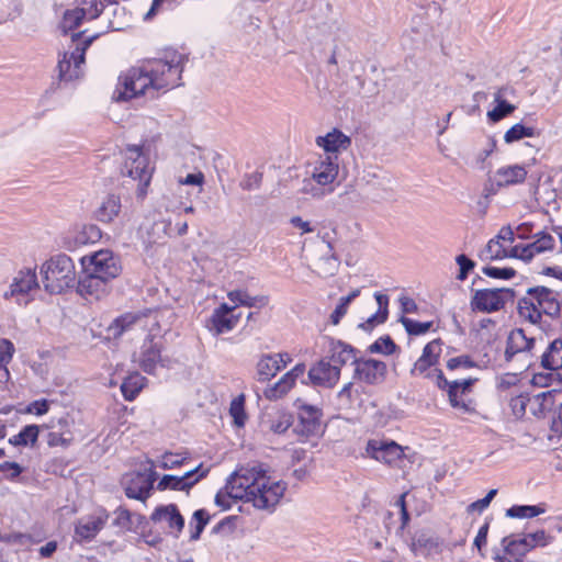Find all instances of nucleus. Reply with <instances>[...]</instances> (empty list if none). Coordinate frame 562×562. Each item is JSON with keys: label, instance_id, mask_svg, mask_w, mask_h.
Returning <instances> with one entry per match:
<instances>
[{"label": "nucleus", "instance_id": "obj_1", "mask_svg": "<svg viewBox=\"0 0 562 562\" xmlns=\"http://www.w3.org/2000/svg\"><path fill=\"white\" fill-rule=\"evenodd\" d=\"M188 57L176 49H166L158 58L142 61L120 76L116 100L127 101L140 95L156 98L161 90L181 85V75Z\"/></svg>", "mask_w": 562, "mask_h": 562}, {"label": "nucleus", "instance_id": "obj_2", "mask_svg": "<svg viewBox=\"0 0 562 562\" xmlns=\"http://www.w3.org/2000/svg\"><path fill=\"white\" fill-rule=\"evenodd\" d=\"M229 486L235 496L251 503L258 509L272 510L286 490V484L268 475L263 464L241 467L233 473Z\"/></svg>", "mask_w": 562, "mask_h": 562}, {"label": "nucleus", "instance_id": "obj_3", "mask_svg": "<svg viewBox=\"0 0 562 562\" xmlns=\"http://www.w3.org/2000/svg\"><path fill=\"white\" fill-rule=\"evenodd\" d=\"M44 288L50 294H59L74 286L76 281L75 265L70 257L60 254L45 261L41 268Z\"/></svg>", "mask_w": 562, "mask_h": 562}, {"label": "nucleus", "instance_id": "obj_4", "mask_svg": "<svg viewBox=\"0 0 562 562\" xmlns=\"http://www.w3.org/2000/svg\"><path fill=\"white\" fill-rule=\"evenodd\" d=\"M339 161L336 155H321L312 173L311 180H304L302 192L313 198H323L331 193L333 182L338 176Z\"/></svg>", "mask_w": 562, "mask_h": 562}, {"label": "nucleus", "instance_id": "obj_5", "mask_svg": "<svg viewBox=\"0 0 562 562\" xmlns=\"http://www.w3.org/2000/svg\"><path fill=\"white\" fill-rule=\"evenodd\" d=\"M82 33H75L71 36L72 42L77 43L70 53H65L58 61L59 79L61 81H71L78 79L82 75V66L87 49L99 37V34L81 40Z\"/></svg>", "mask_w": 562, "mask_h": 562}, {"label": "nucleus", "instance_id": "obj_6", "mask_svg": "<svg viewBox=\"0 0 562 562\" xmlns=\"http://www.w3.org/2000/svg\"><path fill=\"white\" fill-rule=\"evenodd\" d=\"M124 157L125 159L122 167V173L133 180H138L137 196L144 198L151 179L149 159L142 151L139 146H128L125 150Z\"/></svg>", "mask_w": 562, "mask_h": 562}, {"label": "nucleus", "instance_id": "obj_7", "mask_svg": "<svg viewBox=\"0 0 562 562\" xmlns=\"http://www.w3.org/2000/svg\"><path fill=\"white\" fill-rule=\"evenodd\" d=\"M83 273H92L109 282L117 278L122 271L121 261L109 249H101L81 258Z\"/></svg>", "mask_w": 562, "mask_h": 562}, {"label": "nucleus", "instance_id": "obj_8", "mask_svg": "<svg viewBox=\"0 0 562 562\" xmlns=\"http://www.w3.org/2000/svg\"><path fill=\"white\" fill-rule=\"evenodd\" d=\"M514 297L515 292L509 288L475 290L470 306L472 311L493 313L503 310Z\"/></svg>", "mask_w": 562, "mask_h": 562}, {"label": "nucleus", "instance_id": "obj_9", "mask_svg": "<svg viewBox=\"0 0 562 562\" xmlns=\"http://www.w3.org/2000/svg\"><path fill=\"white\" fill-rule=\"evenodd\" d=\"M75 419L65 414L60 417H53L48 423L43 424L44 429H47L46 442L50 448L61 447L64 449L70 447L75 441L74 435Z\"/></svg>", "mask_w": 562, "mask_h": 562}, {"label": "nucleus", "instance_id": "obj_10", "mask_svg": "<svg viewBox=\"0 0 562 562\" xmlns=\"http://www.w3.org/2000/svg\"><path fill=\"white\" fill-rule=\"evenodd\" d=\"M370 458L390 467H398L404 458V448L393 440L370 439L366 447Z\"/></svg>", "mask_w": 562, "mask_h": 562}, {"label": "nucleus", "instance_id": "obj_11", "mask_svg": "<svg viewBox=\"0 0 562 562\" xmlns=\"http://www.w3.org/2000/svg\"><path fill=\"white\" fill-rule=\"evenodd\" d=\"M38 289L37 276L34 269L20 270L12 280L10 288L4 292V297L15 299L19 305L27 304V295Z\"/></svg>", "mask_w": 562, "mask_h": 562}, {"label": "nucleus", "instance_id": "obj_12", "mask_svg": "<svg viewBox=\"0 0 562 562\" xmlns=\"http://www.w3.org/2000/svg\"><path fill=\"white\" fill-rule=\"evenodd\" d=\"M297 409L299 420L294 426V432L303 438L318 436L322 432V409L305 403L297 405Z\"/></svg>", "mask_w": 562, "mask_h": 562}, {"label": "nucleus", "instance_id": "obj_13", "mask_svg": "<svg viewBox=\"0 0 562 562\" xmlns=\"http://www.w3.org/2000/svg\"><path fill=\"white\" fill-rule=\"evenodd\" d=\"M162 337L148 335L144 340L135 361L146 373H154L157 364H164L161 358Z\"/></svg>", "mask_w": 562, "mask_h": 562}, {"label": "nucleus", "instance_id": "obj_14", "mask_svg": "<svg viewBox=\"0 0 562 562\" xmlns=\"http://www.w3.org/2000/svg\"><path fill=\"white\" fill-rule=\"evenodd\" d=\"M209 471V468H203V464H199L193 470L186 472L182 476L164 475L158 482L157 488L159 491H189L194 484L205 477Z\"/></svg>", "mask_w": 562, "mask_h": 562}, {"label": "nucleus", "instance_id": "obj_15", "mask_svg": "<svg viewBox=\"0 0 562 562\" xmlns=\"http://www.w3.org/2000/svg\"><path fill=\"white\" fill-rule=\"evenodd\" d=\"M476 379H465L462 381H452L447 392L450 405L464 414L473 413L474 402L469 397L472 386Z\"/></svg>", "mask_w": 562, "mask_h": 562}, {"label": "nucleus", "instance_id": "obj_16", "mask_svg": "<svg viewBox=\"0 0 562 562\" xmlns=\"http://www.w3.org/2000/svg\"><path fill=\"white\" fill-rule=\"evenodd\" d=\"M386 375V364L374 359H357L353 379L366 384L382 383Z\"/></svg>", "mask_w": 562, "mask_h": 562}, {"label": "nucleus", "instance_id": "obj_17", "mask_svg": "<svg viewBox=\"0 0 562 562\" xmlns=\"http://www.w3.org/2000/svg\"><path fill=\"white\" fill-rule=\"evenodd\" d=\"M292 361L288 352L262 355L256 364V379L267 382Z\"/></svg>", "mask_w": 562, "mask_h": 562}, {"label": "nucleus", "instance_id": "obj_18", "mask_svg": "<svg viewBox=\"0 0 562 562\" xmlns=\"http://www.w3.org/2000/svg\"><path fill=\"white\" fill-rule=\"evenodd\" d=\"M441 339L437 338L429 341L423 349L420 357L415 361L413 368L411 369L412 376H424L430 378V373L432 372L441 353Z\"/></svg>", "mask_w": 562, "mask_h": 562}, {"label": "nucleus", "instance_id": "obj_19", "mask_svg": "<svg viewBox=\"0 0 562 562\" xmlns=\"http://www.w3.org/2000/svg\"><path fill=\"white\" fill-rule=\"evenodd\" d=\"M109 514L105 509H98L93 514L80 518L75 527V535L80 540H92L105 526Z\"/></svg>", "mask_w": 562, "mask_h": 562}, {"label": "nucleus", "instance_id": "obj_20", "mask_svg": "<svg viewBox=\"0 0 562 562\" xmlns=\"http://www.w3.org/2000/svg\"><path fill=\"white\" fill-rule=\"evenodd\" d=\"M308 378L313 385L333 387L339 381L340 372L337 366L323 357L310 368Z\"/></svg>", "mask_w": 562, "mask_h": 562}, {"label": "nucleus", "instance_id": "obj_21", "mask_svg": "<svg viewBox=\"0 0 562 562\" xmlns=\"http://www.w3.org/2000/svg\"><path fill=\"white\" fill-rule=\"evenodd\" d=\"M304 372L305 366L303 363L296 364L293 369L283 374L278 382L263 391L265 397L269 401H277L283 397L294 386L295 381L303 376Z\"/></svg>", "mask_w": 562, "mask_h": 562}, {"label": "nucleus", "instance_id": "obj_22", "mask_svg": "<svg viewBox=\"0 0 562 562\" xmlns=\"http://www.w3.org/2000/svg\"><path fill=\"white\" fill-rule=\"evenodd\" d=\"M155 481L156 473L154 471L150 470L148 473L137 472L126 482L125 494L128 498L144 502L149 497Z\"/></svg>", "mask_w": 562, "mask_h": 562}, {"label": "nucleus", "instance_id": "obj_23", "mask_svg": "<svg viewBox=\"0 0 562 562\" xmlns=\"http://www.w3.org/2000/svg\"><path fill=\"white\" fill-rule=\"evenodd\" d=\"M504 554L497 555L499 562H524L526 554L531 551L530 544L522 537L515 535L504 537L502 540Z\"/></svg>", "mask_w": 562, "mask_h": 562}, {"label": "nucleus", "instance_id": "obj_24", "mask_svg": "<svg viewBox=\"0 0 562 562\" xmlns=\"http://www.w3.org/2000/svg\"><path fill=\"white\" fill-rule=\"evenodd\" d=\"M527 294L535 299L537 308L541 314L544 313L550 317H558L560 315V302L551 289L546 286L529 288Z\"/></svg>", "mask_w": 562, "mask_h": 562}, {"label": "nucleus", "instance_id": "obj_25", "mask_svg": "<svg viewBox=\"0 0 562 562\" xmlns=\"http://www.w3.org/2000/svg\"><path fill=\"white\" fill-rule=\"evenodd\" d=\"M109 281L92 273H83L79 278L77 291L87 300H99L110 291Z\"/></svg>", "mask_w": 562, "mask_h": 562}, {"label": "nucleus", "instance_id": "obj_26", "mask_svg": "<svg viewBox=\"0 0 562 562\" xmlns=\"http://www.w3.org/2000/svg\"><path fill=\"white\" fill-rule=\"evenodd\" d=\"M102 237L101 229L93 225H83L79 229H75L69 233L63 241V246L67 250H75L83 245L94 244L99 241Z\"/></svg>", "mask_w": 562, "mask_h": 562}, {"label": "nucleus", "instance_id": "obj_27", "mask_svg": "<svg viewBox=\"0 0 562 562\" xmlns=\"http://www.w3.org/2000/svg\"><path fill=\"white\" fill-rule=\"evenodd\" d=\"M324 357L330 360L334 366H337L339 372L346 363L352 362L355 364V361L357 360L356 350L353 347L345 344L341 340L335 339H329L328 349L326 351V356Z\"/></svg>", "mask_w": 562, "mask_h": 562}, {"label": "nucleus", "instance_id": "obj_28", "mask_svg": "<svg viewBox=\"0 0 562 562\" xmlns=\"http://www.w3.org/2000/svg\"><path fill=\"white\" fill-rule=\"evenodd\" d=\"M316 145L324 149V155H336L341 150H346L351 145L349 136L341 131L334 128L324 136L316 137Z\"/></svg>", "mask_w": 562, "mask_h": 562}, {"label": "nucleus", "instance_id": "obj_29", "mask_svg": "<svg viewBox=\"0 0 562 562\" xmlns=\"http://www.w3.org/2000/svg\"><path fill=\"white\" fill-rule=\"evenodd\" d=\"M235 306H228L226 303L217 307L212 316V329L216 335L231 331L238 323V315H234Z\"/></svg>", "mask_w": 562, "mask_h": 562}, {"label": "nucleus", "instance_id": "obj_30", "mask_svg": "<svg viewBox=\"0 0 562 562\" xmlns=\"http://www.w3.org/2000/svg\"><path fill=\"white\" fill-rule=\"evenodd\" d=\"M150 519L155 524L166 522L177 533L181 532L184 526V519L173 504L157 507L151 514Z\"/></svg>", "mask_w": 562, "mask_h": 562}, {"label": "nucleus", "instance_id": "obj_31", "mask_svg": "<svg viewBox=\"0 0 562 562\" xmlns=\"http://www.w3.org/2000/svg\"><path fill=\"white\" fill-rule=\"evenodd\" d=\"M535 340L527 338L522 329H515L510 333L505 349V359L510 361L515 355L530 351L533 348Z\"/></svg>", "mask_w": 562, "mask_h": 562}, {"label": "nucleus", "instance_id": "obj_32", "mask_svg": "<svg viewBox=\"0 0 562 562\" xmlns=\"http://www.w3.org/2000/svg\"><path fill=\"white\" fill-rule=\"evenodd\" d=\"M527 171L522 166L514 165L496 170L494 181L496 188L513 186L525 181Z\"/></svg>", "mask_w": 562, "mask_h": 562}, {"label": "nucleus", "instance_id": "obj_33", "mask_svg": "<svg viewBox=\"0 0 562 562\" xmlns=\"http://www.w3.org/2000/svg\"><path fill=\"white\" fill-rule=\"evenodd\" d=\"M509 92H513L512 88L502 87L494 93V102L496 103V106L487 112V117L491 122H499L515 111L516 106L505 100V97Z\"/></svg>", "mask_w": 562, "mask_h": 562}, {"label": "nucleus", "instance_id": "obj_34", "mask_svg": "<svg viewBox=\"0 0 562 562\" xmlns=\"http://www.w3.org/2000/svg\"><path fill=\"white\" fill-rule=\"evenodd\" d=\"M553 247L554 238L548 233L540 232L536 234V240L533 243L521 247L520 255L522 256V260L529 261L536 255L551 250Z\"/></svg>", "mask_w": 562, "mask_h": 562}, {"label": "nucleus", "instance_id": "obj_35", "mask_svg": "<svg viewBox=\"0 0 562 562\" xmlns=\"http://www.w3.org/2000/svg\"><path fill=\"white\" fill-rule=\"evenodd\" d=\"M121 211V200L114 194L108 195L94 211V217L103 223H110Z\"/></svg>", "mask_w": 562, "mask_h": 562}, {"label": "nucleus", "instance_id": "obj_36", "mask_svg": "<svg viewBox=\"0 0 562 562\" xmlns=\"http://www.w3.org/2000/svg\"><path fill=\"white\" fill-rule=\"evenodd\" d=\"M541 364L550 371L562 369V339L553 340L541 357Z\"/></svg>", "mask_w": 562, "mask_h": 562}, {"label": "nucleus", "instance_id": "obj_37", "mask_svg": "<svg viewBox=\"0 0 562 562\" xmlns=\"http://www.w3.org/2000/svg\"><path fill=\"white\" fill-rule=\"evenodd\" d=\"M44 429L43 425H27L21 429L18 435L12 436L9 442L12 446H34L38 439L40 431Z\"/></svg>", "mask_w": 562, "mask_h": 562}, {"label": "nucleus", "instance_id": "obj_38", "mask_svg": "<svg viewBox=\"0 0 562 562\" xmlns=\"http://www.w3.org/2000/svg\"><path fill=\"white\" fill-rule=\"evenodd\" d=\"M146 378L135 372L130 374L122 383L121 391L126 401H133L145 386Z\"/></svg>", "mask_w": 562, "mask_h": 562}, {"label": "nucleus", "instance_id": "obj_39", "mask_svg": "<svg viewBox=\"0 0 562 562\" xmlns=\"http://www.w3.org/2000/svg\"><path fill=\"white\" fill-rule=\"evenodd\" d=\"M83 21H88V16L85 14V11L79 10L78 8L68 9L63 14L59 29L64 34H67L80 26Z\"/></svg>", "mask_w": 562, "mask_h": 562}, {"label": "nucleus", "instance_id": "obj_40", "mask_svg": "<svg viewBox=\"0 0 562 562\" xmlns=\"http://www.w3.org/2000/svg\"><path fill=\"white\" fill-rule=\"evenodd\" d=\"M439 542L437 538L420 533L413 539L412 550L415 554L429 555L434 552H438Z\"/></svg>", "mask_w": 562, "mask_h": 562}, {"label": "nucleus", "instance_id": "obj_41", "mask_svg": "<svg viewBox=\"0 0 562 562\" xmlns=\"http://www.w3.org/2000/svg\"><path fill=\"white\" fill-rule=\"evenodd\" d=\"M269 430L277 435L284 434L293 425V416L289 412L279 411L265 422Z\"/></svg>", "mask_w": 562, "mask_h": 562}, {"label": "nucleus", "instance_id": "obj_42", "mask_svg": "<svg viewBox=\"0 0 562 562\" xmlns=\"http://www.w3.org/2000/svg\"><path fill=\"white\" fill-rule=\"evenodd\" d=\"M329 255H325L319 260L318 276L323 278L331 277L338 271L339 259L333 252V245L327 241Z\"/></svg>", "mask_w": 562, "mask_h": 562}, {"label": "nucleus", "instance_id": "obj_43", "mask_svg": "<svg viewBox=\"0 0 562 562\" xmlns=\"http://www.w3.org/2000/svg\"><path fill=\"white\" fill-rule=\"evenodd\" d=\"M479 257L483 261H491L508 257V252L503 244L494 237L480 251Z\"/></svg>", "mask_w": 562, "mask_h": 562}, {"label": "nucleus", "instance_id": "obj_44", "mask_svg": "<svg viewBox=\"0 0 562 562\" xmlns=\"http://www.w3.org/2000/svg\"><path fill=\"white\" fill-rule=\"evenodd\" d=\"M519 315L532 324H537L541 319V313L537 308V302L530 295L518 301Z\"/></svg>", "mask_w": 562, "mask_h": 562}, {"label": "nucleus", "instance_id": "obj_45", "mask_svg": "<svg viewBox=\"0 0 562 562\" xmlns=\"http://www.w3.org/2000/svg\"><path fill=\"white\" fill-rule=\"evenodd\" d=\"M536 135V128L531 126H525L520 123L513 125L504 135V140L507 144L520 140L525 137H533Z\"/></svg>", "mask_w": 562, "mask_h": 562}, {"label": "nucleus", "instance_id": "obj_46", "mask_svg": "<svg viewBox=\"0 0 562 562\" xmlns=\"http://www.w3.org/2000/svg\"><path fill=\"white\" fill-rule=\"evenodd\" d=\"M232 485L235 486V483H233V474H231V476L227 479L225 487L218 491L217 494L215 495V504L222 507L223 509H229L232 507L233 502L240 499L239 497L235 496L234 493H231L233 492L229 487Z\"/></svg>", "mask_w": 562, "mask_h": 562}, {"label": "nucleus", "instance_id": "obj_47", "mask_svg": "<svg viewBox=\"0 0 562 562\" xmlns=\"http://www.w3.org/2000/svg\"><path fill=\"white\" fill-rule=\"evenodd\" d=\"M407 496V493H403L396 502L393 504V507L395 509V514L398 520V524L396 526V535H400L405 527L407 526L409 521V514L406 508L405 504V497Z\"/></svg>", "mask_w": 562, "mask_h": 562}, {"label": "nucleus", "instance_id": "obj_48", "mask_svg": "<svg viewBox=\"0 0 562 562\" xmlns=\"http://www.w3.org/2000/svg\"><path fill=\"white\" fill-rule=\"evenodd\" d=\"M544 512L543 508L531 505H514L507 509L506 515L512 518H532Z\"/></svg>", "mask_w": 562, "mask_h": 562}, {"label": "nucleus", "instance_id": "obj_49", "mask_svg": "<svg viewBox=\"0 0 562 562\" xmlns=\"http://www.w3.org/2000/svg\"><path fill=\"white\" fill-rule=\"evenodd\" d=\"M229 414L236 426L243 427L245 425L247 416L245 413V397L243 394L232 401Z\"/></svg>", "mask_w": 562, "mask_h": 562}, {"label": "nucleus", "instance_id": "obj_50", "mask_svg": "<svg viewBox=\"0 0 562 562\" xmlns=\"http://www.w3.org/2000/svg\"><path fill=\"white\" fill-rule=\"evenodd\" d=\"M400 322L404 326L407 334L411 336L424 335L432 327V322L422 323L405 316H402Z\"/></svg>", "mask_w": 562, "mask_h": 562}, {"label": "nucleus", "instance_id": "obj_51", "mask_svg": "<svg viewBox=\"0 0 562 562\" xmlns=\"http://www.w3.org/2000/svg\"><path fill=\"white\" fill-rule=\"evenodd\" d=\"M75 8L85 11L88 21L99 18L104 10L103 4L98 0H77Z\"/></svg>", "mask_w": 562, "mask_h": 562}, {"label": "nucleus", "instance_id": "obj_52", "mask_svg": "<svg viewBox=\"0 0 562 562\" xmlns=\"http://www.w3.org/2000/svg\"><path fill=\"white\" fill-rule=\"evenodd\" d=\"M227 297L236 305L239 304L248 307L255 306L258 301L262 304H266L267 302L265 297L258 299L250 296L246 291L243 290L231 291L228 292Z\"/></svg>", "mask_w": 562, "mask_h": 562}, {"label": "nucleus", "instance_id": "obj_53", "mask_svg": "<svg viewBox=\"0 0 562 562\" xmlns=\"http://www.w3.org/2000/svg\"><path fill=\"white\" fill-rule=\"evenodd\" d=\"M210 520V515L205 509H198L193 513L191 527L194 525V529L191 531V539L198 540Z\"/></svg>", "mask_w": 562, "mask_h": 562}, {"label": "nucleus", "instance_id": "obj_54", "mask_svg": "<svg viewBox=\"0 0 562 562\" xmlns=\"http://www.w3.org/2000/svg\"><path fill=\"white\" fill-rule=\"evenodd\" d=\"M558 381L559 384H562V375L558 371H551L546 373H536L531 379V383L539 387H547Z\"/></svg>", "mask_w": 562, "mask_h": 562}, {"label": "nucleus", "instance_id": "obj_55", "mask_svg": "<svg viewBox=\"0 0 562 562\" xmlns=\"http://www.w3.org/2000/svg\"><path fill=\"white\" fill-rule=\"evenodd\" d=\"M396 345L390 336L380 337L370 347L371 352L391 355L395 351Z\"/></svg>", "mask_w": 562, "mask_h": 562}, {"label": "nucleus", "instance_id": "obj_56", "mask_svg": "<svg viewBox=\"0 0 562 562\" xmlns=\"http://www.w3.org/2000/svg\"><path fill=\"white\" fill-rule=\"evenodd\" d=\"M558 393V390L553 389L550 391L542 392L533 397V401L538 403L539 411L544 413L547 411H551L554 405V395Z\"/></svg>", "mask_w": 562, "mask_h": 562}, {"label": "nucleus", "instance_id": "obj_57", "mask_svg": "<svg viewBox=\"0 0 562 562\" xmlns=\"http://www.w3.org/2000/svg\"><path fill=\"white\" fill-rule=\"evenodd\" d=\"M524 538L528 544H530L531 550L536 547H544L551 540V537L547 535L544 530H537L535 532L525 533Z\"/></svg>", "mask_w": 562, "mask_h": 562}, {"label": "nucleus", "instance_id": "obj_58", "mask_svg": "<svg viewBox=\"0 0 562 562\" xmlns=\"http://www.w3.org/2000/svg\"><path fill=\"white\" fill-rule=\"evenodd\" d=\"M482 272L494 279L509 280L515 277L516 271L513 268H497V267H484Z\"/></svg>", "mask_w": 562, "mask_h": 562}, {"label": "nucleus", "instance_id": "obj_59", "mask_svg": "<svg viewBox=\"0 0 562 562\" xmlns=\"http://www.w3.org/2000/svg\"><path fill=\"white\" fill-rule=\"evenodd\" d=\"M15 353L13 342L7 338H0V363L9 364Z\"/></svg>", "mask_w": 562, "mask_h": 562}, {"label": "nucleus", "instance_id": "obj_60", "mask_svg": "<svg viewBox=\"0 0 562 562\" xmlns=\"http://www.w3.org/2000/svg\"><path fill=\"white\" fill-rule=\"evenodd\" d=\"M456 261L460 268L457 279L463 281L468 278L469 272L474 268L475 263L465 255L457 256Z\"/></svg>", "mask_w": 562, "mask_h": 562}, {"label": "nucleus", "instance_id": "obj_61", "mask_svg": "<svg viewBox=\"0 0 562 562\" xmlns=\"http://www.w3.org/2000/svg\"><path fill=\"white\" fill-rule=\"evenodd\" d=\"M497 494V490H491L485 497L481 498V499H477L473 503H471L469 506H468V512L469 513H472V512H479V513H482L483 510H485L491 502L493 501V498L496 496Z\"/></svg>", "mask_w": 562, "mask_h": 562}, {"label": "nucleus", "instance_id": "obj_62", "mask_svg": "<svg viewBox=\"0 0 562 562\" xmlns=\"http://www.w3.org/2000/svg\"><path fill=\"white\" fill-rule=\"evenodd\" d=\"M389 311L379 312L376 311L373 315H371L364 323L359 325L363 330H371L376 325L383 324L387 319Z\"/></svg>", "mask_w": 562, "mask_h": 562}, {"label": "nucleus", "instance_id": "obj_63", "mask_svg": "<svg viewBox=\"0 0 562 562\" xmlns=\"http://www.w3.org/2000/svg\"><path fill=\"white\" fill-rule=\"evenodd\" d=\"M186 459H187L186 457H181L178 453L166 452L161 457L160 467L162 469H173V468L182 465L184 463Z\"/></svg>", "mask_w": 562, "mask_h": 562}, {"label": "nucleus", "instance_id": "obj_64", "mask_svg": "<svg viewBox=\"0 0 562 562\" xmlns=\"http://www.w3.org/2000/svg\"><path fill=\"white\" fill-rule=\"evenodd\" d=\"M530 398L527 394H520L510 400V407L516 416H524L526 413V407Z\"/></svg>", "mask_w": 562, "mask_h": 562}]
</instances>
